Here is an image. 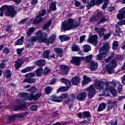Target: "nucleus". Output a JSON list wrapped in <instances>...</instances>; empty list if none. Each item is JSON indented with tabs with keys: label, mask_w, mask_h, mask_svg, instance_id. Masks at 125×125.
<instances>
[{
	"label": "nucleus",
	"mask_w": 125,
	"mask_h": 125,
	"mask_svg": "<svg viewBox=\"0 0 125 125\" xmlns=\"http://www.w3.org/2000/svg\"><path fill=\"white\" fill-rule=\"evenodd\" d=\"M36 38L40 42H44L47 45H49V43L54 42L56 39V35L53 34L49 39H47V34L45 33H42V30H39L36 33Z\"/></svg>",
	"instance_id": "obj_1"
},
{
	"label": "nucleus",
	"mask_w": 125,
	"mask_h": 125,
	"mask_svg": "<svg viewBox=\"0 0 125 125\" xmlns=\"http://www.w3.org/2000/svg\"><path fill=\"white\" fill-rule=\"evenodd\" d=\"M67 23L62 22V32L65 31H69L72 29H77L80 25H81V21H75L73 19H67Z\"/></svg>",
	"instance_id": "obj_2"
},
{
	"label": "nucleus",
	"mask_w": 125,
	"mask_h": 125,
	"mask_svg": "<svg viewBox=\"0 0 125 125\" xmlns=\"http://www.w3.org/2000/svg\"><path fill=\"white\" fill-rule=\"evenodd\" d=\"M6 9L7 10V12L6 13V16H11L13 18L16 15V11L14 10V8L11 7L10 6L5 5L0 8V16H1V17L3 16V12L5 10H6Z\"/></svg>",
	"instance_id": "obj_3"
},
{
	"label": "nucleus",
	"mask_w": 125,
	"mask_h": 125,
	"mask_svg": "<svg viewBox=\"0 0 125 125\" xmlns=\"http://www.w3.org/2000/svg\"><path fill=\"white\" fill-rule=\"evenodd\" d=\"M109 49H110V44L108 43H105L103 47L99 49V52L100 54L96 56V60H102V58H103L104 55V57H106L107 56L106 53H107Z\"/></svg>",
	"instance_id": "obj_4"
},
{
	"label": "nucleus",
	"mask_w": 125,
	"mask_h": 125,
	"mask_svg": "<svg viewBox=\"0 0 125 125\" xmlns=\"http://www.w3.org/2000/svg\"><path fill=\"white\" fill-rule=\"evenodd\" d=\"M36 90L37 87H36V86H34L28 89V91H29V92H31L30 101H32L33 99H34V100H38L39 98H41V96H42V93H36L35 95Z\"/></svg>",
	"instance_id": "obj_5"
},
{
	"label": "nucleus",
	"mask_w": 125,
	"mask_h": 125,
	"mask_svg": "<svg viewBox=\"0 0 125 125\" xmlns=\"http://www.w3.org/2000/svg\"><path fill=\"white\" fill-rule=\"evenodd\" d=\"M86 91H88V97L89 99H92L96 95L95 87L93 85H90L86 88Z\"/></svg>",
	"instance_id": "obj_6"
},
{
	"label": "nucleus",
	"mask_w": 125,
	"mask_h": 125,
	"mask_svg": "<svg viewBox=\"0 0 125 125\" xmlns=\"http://www.w3.org/2000/svg\"><path fill=\"white\" fill-rule=\"evenodd\" d=\"M105 83L107 90H109L110 93H111V94H112L114 97H116V96L117 95V90H116L115 88L113 87V82H106Z\"/></svg>",
	"instance_id": "obj_7"
},
{
	"label": "nucleus",
	"mask_w": 125,
	"mask_h": 125,
	"mask_svg": "<svg viewBox=\"0 0 125 125\" xmlns=\"http://www.w3.org/2000/svg\"><path fill=\"white\" fill-rule=\"evenodd\" d=\"M98 36L97 35L95 34L94 35H92V33H90L89 35V38L87 40V42L89 43H91V44H93L94 46H96V44L98 43Z\"/></svg>",
	"instance_id": "obj_8"
},
{
	"label": "nucleus",
	"mask_w": 125,
	"mask_h": 125,
	"mask_svg": "<svg viewBox=\"0 0 125 125\" xmlns=\"http://www.w3.org/2000/svg\"><path fill=\"white\" fill-rule=\"evenodd\" d=\"M19 104L21 105H15L13 107L14 111H19V110H23V109H25L26 108V104H25V102L22 100L18 101Z\"/></svg>",
	"instance_id": "obj_9"
},
{
	"label": "nucleus",
	"mask_w": 125,
	"mask_h": 125,
	"mask_svg": "<svg viewBox=\"0 0 125 125\" xmlns=\"http://www.w3.org/2000/svg\"><path fill=\"white\" fill-rule=\"evenodd\" d=\"M94 85L98 90H102L104 89V83L102 80L95 81Z\"/></svg>",
	"instance_id": "obj_10"
},
{
	"label": "nucleus",
	"mask_w": 125,
	"mask_h": 125,
	"mask_svg": "<svg viewBox=\"0 0 125 125\" xmlns=\"http://www.w3.org/2000/svg\"><path fill=\"white\" fill-rule=\"evenodd\" d=\"M112 82L113 87H117V91L119 93H120V92H121L122 91L123 86H122L121 83L118 81L113 80Z\"/></svg>",
	"instance_id": "obj_11"
},
{
	"label": "nucleus",
	"mask_w": 125,
	"mask_h": 125,
	"mask_svg": "<svg viewBox=\"0 0 125 125\" xmlns=\"http://www.w3.org/2000/svg\"><path fill=\"white\" fill-rule=\"evenodd\" d=\"M87 96V94H86L85 92H82L79 93L78 94L77 97V99L79 101H84Z\"/></svg>",
	"instance_id": "obj_12"
},
{
	"label": "nucleus",
	"mask_w": 125,
	"mask_h": 125,
	"mask_svg": "<svg viewBox=\"0 0 125 125\" xmlns=\"http://www.w3.org/2000/svg\"><path fill=\"white\" fill-rule=\"evenodd\" d=\"M88 68L90 71H96L98 69V63L94 62V61H91Z\"/></svg>",
	"instance_id": "obj_13"
},
{
	"label": "nucleus",
	"mask_w": 125,
	"mask_h": 125,
	"mask_svg": "<svg viewBox=\"0 0 125 125\" xmlns=\"http://www.w3.org/2000/svg\"><path fill=\"white\" fill-rule=\"evenodd\" d=\"M117 17L119 20H122L125 17V7H123L119 11V13L117 15Z\"/></svg>",
	"instance_id": "obj_14"
},
{
	"label": "nucleus",
	"mask_w": 125,
	"mask_h": 125,
	"mask_svg": "<svg viewBox=\"0 0 125 125\" xmlns=\"http://www.w3.org/2000/svg\"><path fill=\"white\" fill-rule=\"evenodd\" d=\"M71 83L73 85H78L81 83V78L79 77L75 76L71 80Z\"/></svg>",
	"instance_id": "obj_15"
},
{
	"label": "nucleus",
	"mask_w": 125,
	"mask_h": 125,
	"mask_svg": "<svg viewBox=\"0 0 125 125\" xmlns=\"http://www.w3.org/2000/svg\"><path fill=\"white\" fill-rule=\"evenodd\" d=\"M51 23H52V20H49L47 22L44 24L42 27V29L45 31L47 30V32H49L50 30L48 29L50 25H51Z\"/></svg>",
	"instance_id": "obj_16"
},
{
	"label": "nucleus",
	"mask_w": 125,
	"mask_h": 125,
	"mask_svg": "<svg viewBox=\"0 0 125 125\" xmlns=\"http://www.w3.org/2000/svg\"><path fill=\"white\" fill-rule=\"evenodd\" d=\"M114 68V67H112L109 64L105 66V71L107 73H108V74H113V73H115Z\"/></svg>",
	"instance_id": "obj_17"
},
{
	"label": "nucleus",
	"mask_w": 125,
	"mask_h": 125,
	"mask_svg": "<svg viewBox=\"0 0 125 125\" xmlns=\"http://www.w3.org/2000/svg\"><path fill=\"white\" fill-rule=\"evenodd\" d=\"M60 67L62 69V75H67L68 74V72H69V67L64 65H61Z\"/></svg>",
	"instance_id": "obj_18"
},
{
	"label": "nucleus",
	"mask_w": 125,
	"mask_h": 125,
	"mask_svg": "<svg viewBox=\"0 0 125 125\" xmlns=\"http://www.w3.org/2000/svg\"><path fill=\"white\" fill-rule=\"evenodd\" d=\"M91 82V79L86 75H84L83 76V80L82 81V84L83 85H84V84H87L88 83H90Z\"/></svg>",
	"instance_id": "obj_19"
},
{
	"label": "nucleus",
	"mask_w": 125,
	"mask_h": 125,
	"mask_svg": "<svg viewBox=\"0 0 125 125\" xmlns=\"http://www.w3.org/2000/svg\"><path fill=\"white\" fill-rule=\"evenodd\" d=\"M95 31L99 34L100 36H104V31H105V28L101 27L98 28L96 27L95 28Z\"/></svg>",
	"instance_id": "obj_20"
},
{
	"label": "nucleus",
	"mask_w": 125,
	"mask_h": 125,
	"mask_svg": "<svg viewBox=\"0 0 125 125\" xmlns=\"http://www.w3.org/2000/svg\"><path fill=\"white\" fill-rule=\"evenodd\" d=\"M50 100L53 101V102H58L59 103H61L62 100L60 99V97L58 96H56L55 95H53L50 97Z\"/></svg>",
	"instance_id": "obj_21"
},
{
	"label": "nucleus",
	"mask_w": 125,
	"mask_h": 125,
	"mask_svg": "<svg viewBox=\"0 0 125 125\" xmlns=\"http://www.w3.org/2000/svg\"><path fill=\"white\" fill-rule=\"evenodd\" d=\"M20 96L21 97H22L24 100H29L30 101V99H31V96L29 95V94L27 93H21L20 94Z\"/></svg>",
	"instance_id": "obj_22"
},
{
	"label": "nucleus",
	"mask_w": 125,
	"mask_h": 125,
	"mask_svg": "<svg viewBox=\"0 0 125 125\" xmlns=\"http://www.w3.org/2000/svg\"><path fill=\"white\" fill-rule=\"evenodd\" d=\"M72 62L75 63L76 66H79L81 64V58L79 57H74L72 59Z\"/></svg>",
	"instance_id": "obj_23"
},
{
	"label": "nucleus",
	"mask_w": 125,
	"mask_h": 125,
	"mask_svg": "<svg viewBox=\"0 0 125 125\" xmlns=\"http://www.w3.org/2000/svg\"><path fill=\"white\" fill-rule=\"evenodd\" d=\"M60 81L62 83H64V84L67 85L68 88H70L71 84V82H70V81L65 78H62L60 79Z\"/></svg>",
	"instance_id": "obj_24"
},
{
	"label": "nucleus",
	"mask_w": 125,
	"mask_h": 125,
	"mask_svg": "<svg viewBox=\"0 0 125 125\" xmlns=\"http://www.w3.org/2000/svg\"><path fill=\"white\" fill-rule=\"evenodd\" d=\"M55 52L57 54L59 57L63 56V49L60 48H57L54 49Z\"/></svg>",
	"instance_id": "obj_25"
},
{
	"label": "nucleus",
	"mask_w": 125,
	"mask_h": 125,
	"mask_svg": "<svg viewBox=\"0 0 125 125\" xmlns=\"http://www.w3.org/2000/svg\"><path fill=\"white\" fill-rule=\"evenodd\" d=\"M46 61L45 60L40 59L35 62V64L36 66H44Z\"/></svg>",
	"instance_id": "obj_26"
},
{
	"label": "nucleus",
	"mask_w": 125,
	"mask_h": 125,
	"mask_svg": "<svg viewBox=\"0 0 125 125\" xmlns=\"http://www.w3.org/2000/svg\"><path fill=\"white\" fill-rule=\"evenodd\" d=\"M115 34L116 36H119V37H121V35H123V32L121 30V28H120V26L117 24L115 26Z\"/></svg>",
	"instance_id": "obj_27"
},
{
	"label": "nucleus",
	"mask_w": 125,
	"mask_h": 125,
	"mask_svg": "<svg viewBox=\"0 0 125 125\" xmlns=\"http://www.w3.org/2000/svg\"><path fill=\"white\" fill-rule=\"evenodd\" d=\"M49 54H50V51L49 50H46L43 52L42 56L45 59H49Z\"/></svg>",
	"instance_id": "obj_28"
},
{
	"label": "nucleus",
	"mask_w": 125,
	"mask_h": 125,
	"mask_svg": "<svg viewBox=\"0 0 125 125\" xmlns=\"http://www.w3.org/2000/svg\"><path fill=\"white\" fill-rule=\"evenodd\" d=\"M71 38L66 35H63L60 36V39L61 42H67V41H70Z\"/></svg>",
	"instance_id": "obj_29"
},
{
	"label": "nucleus",
	"mask_w": 125,
	"mask_h": 125,
	"mask_svg": "<svg viewBox=\"0 0 125 125\" xmlns=\"http://www.w3.org/2000/svg\"><path fill=\"white\" fill-rule=\"evenodd\" d=\"M22 65V61L20 59H18L16 61V63L15 64V67L16 68V70H18L20 67H21V65Z\"/></svg>",
	"instance_id": "obj_30"
},
{
	"label": "nucleus",
	"mask_w": 125,
	"mask_h": 125,
	"mask_svg": "<svg viewBox=\"0 0 125 125\" xmlns=\"http://www.w3.org/2000/svg\"><path fill=\"white\" fill-rule=\"evenodd\" d=\"M107 103L108 105H110V107H108V111H110V110H111V109H112L113 107H115V105H116L117 102L116 101H112L111 100H108Z\"/></svg>",
	"instance_id": "obj_31"
},
{
	"label": "nucleus",
	"mask_w": 125,
	"mask_h": 125,
	"mask_svg": "<svg viewBox=\"0 0 125 125\" xmlns=\"http://www.w3.org/2000/svg\"><path fill=\"white\" fill-rule=\"evenodd\" d=\"M42 21V18L37 16L36 19L33 21V24H35V25H38V24H40Z\"/></svg>",
	"instance_id": "obj_32"
},
{
	"label": "nucleus",
	"mask_w": 125,
	"mask_h": 125,
	"mask_svg": "<svg viewBox=\"0 0 125 125\" xmlns=\"http://www.w3.org/2000/svg\"><path fill=\"white\" fill-rule=\"evenodd\" d=\"M42 71H43V69H42V67L37 69L35 71V73L37 77H42Z\"/></svg>",
	"instance_id": "obj_33"
},
{
	"label": "nucleus",
	"mask_w": 125,
	"mask_h": 125,
	"mask_svg": "<svg viewBox=\"0 0 125 125\" xmlns=\"http://www.w3.org/2000/svg\"><path fill=\"white\" fill-rule=\"evenodd\" d=\"M105 108H106V104H105L104 103H102L100 104L99 105L98 111L99 112H101V111L104 110Z\"/></svg>",
	"instance_id": "obj_34"
},
{
	"label": "nucleus",
	"mask_w": 125,
	"mask_h": 125,
	"mask_svg": "<svg viewBox=\"0 0 125 125\" xmlns=\"http://www.w3.org/2000/svg\"><path fill=\"white\" fill-rule=\"evenodd\" d=\"M34 68L35 67L34 66H28L24 69L21 70V73H27V72H30V71H32V70H33Z\"/></svg>",
	"instance_id": "obj_35"
},
{
	"label": "nucleus",
	"mask_w": 125,
	"mask_h": 125,
	"mask_svg": "<svg viewBox=\"0 0 125 125\" xmlns=\"http://www.w3.org/2000/svg\"><path fill=\"white\" fill-rule=\"evenodd\" d=\"M38 41V38L36 36L31 37L28 39V42H30L33 45H35V42Z\"/></svg>",
	"instance_id": "obj_36"
},
{
	"label": "nucleus",
	"mask_w": 125,
	"mask_h": 125,
	"mask_svg": "<svg viewBox=\"0 0 125 125\" xmlns=\"http://www.w3.org/2000/svg\"><path fill=\"white\" fill-rule=\"evenodd\" d=\"M24 42V36H22L20 39L16 42L15 45H21Z\"/></svg>",
	"instance_id": "obj_37"
},
{
	"label": "nucleus",
	"mask_w": 125,
	"mask_h": 125,
	"mask_svg": "<svg viewBox=\"0 0 125 125\" xmlns=\"http://www.w3.org/2000/svg\"><path fill=\"white\" fill-rule=\"evenodd\" d=\"M69 88L68 87H65V86H62L60 87L59 89L57 90V92H63L65 91H68L69 90Z\"/></svg>",
	"instance_id": "obj_38"
},
{
	"label": "nucleus",
	"mask_w": 125,
	"mask_h": 125,
	"mask_svg": "<svg viewBox=\"0 0 125 125\" xmlns=\"http://www.w3.org/2000/svg\"><path fill=\"white\" fill-rule=\"evenodd\" d=\"M95 3H96V4H100V3H97V1H96V0H92L90 1V3L87 5V7H88V9H89V8H90V7H91V6H94V5H95Z\"/></svg>",
	"instance_id": "obj_39"
},
{
	"label": "nucleus",
	"mask_w": 125,
	"mask_h": 125,
	"mask_svg": "<svg viewBox=\"0 0 125 125\" xmlns=\"http://www.w3.org/2000/svg\"><path fill=\"white\" fill-rule=\"evenodd\" d=\"M117 61L116 59H113L108 65L111 66L112 68H116L117 67Z\"/></svg>",
	"instance_id": "obj_40"
},
{
	"label": "nucleus",
	"mask_w": 125,
	"mask_h": 125,
	"mask_svg": "<svg viewBox=\"0 0 125 125\" xmlns=\"http://www.w3.org/2000/svg\"><path fill=\"white\" fill-rule=\"evenodd\" d=\"M50 8L52 11H55L56 10V1L52 2L51 3Z\"/></svg>",
	"instance_id": "obj_41"
},
{
	"label": "nucleus",
	"mask_w": 125,
	"mask_h": 125,
	"mask_svg": "<svg viewBox=\"0 0 125 125\" xmlns=\"http://www.w3.org/2000/svg\"><path fill=\"white\" fill-rule=\"evenodd\" d=\"M34 31H35V28L34 27L30 28L29 29L26 30V35L29 37L31 36V35L34 32Z\"/></svg>",
	"instance_id": "obj_42"
},
{
	"label": "nucleus",
	"mask_w": 125,
	"mask_h": 125,
	"mask_svg": "<svg viewBox=\"0 0 125 125\" xmlns=\"http://www.w3.org/2000/svg\"><path fill=\"white\" fill-rule=\"evenodd\" d=\"M11 76H12V72H11V71H10V70L8 69L5 71V77H6L7 79L11 78Z\"/></svg>",
	"instance_id": "obj_43"
},
{
	"label": "nucleus",
	"mask_w": 125,
	"mask_h": 125,
	"mask_svg": "<svg viewBox=\"0 0 125 125\" xmlns=\"http://www.w3.org/2000/svg\"><path fill=\"white\" fill-rule=\"evenodd\" d=\"M112 45V49H113V50H116V49H118L119 47V42H118V41H115L113 42Z\"/></svg>",
	"instance_id": "obj_44"
},
{
	"label": "nucleus",
	"mask_w": 125,
	"mask_h": 125,
	"mask_svg": "<svg viewBox=\"0 0 125 125\" xmlns=\"http://www.w3.org/2000/svg\"><path fill=\"white\" fill-rule=\"evenodd\" d=\"M25 83H36V80L34 78L26 79L24 80Z\"/></svg>",
	"instance_id": "obj_45"
},
{
	"label": "nucleus",
	"mask_w": 125,
	"mask_h": 125,
	"mask_svg": "<svg viewBox=\"0 0 125 125\" xmlns=\"http://www.w3.org/2000/svg\"><path fill=\"white\" fill-rule=\"evenodd\" d=\"M84 52H88L91 49V47L89 45H85L83 47Z\"/></svg>",
	"instance_id": "obj_46"
},
{
	"label": "nucleus",
	"mask_w": 125,
	"mask_h": 125,
	"mask_svg": "<svg viewBox=\"0 0 125 125\" xmlns=\"http://www.w3.org/2000/svg\"><path fill=\"white\" fill-rule=\"evenodd\" d=\"M52 91V88L50 86H47L45 89V93H46V94H50Z\"/></svg>",
	"instance_id": "obj_47"
},
{
	"label": "nucleus",
	"mask_w": 125,
	"mask_h": 125,
	"mask_svg": "<svg viewBox=\"0 0 125 125\" xmlns=\"http://www.w3.org/2000/svg\"><path fill=\"white\" fill-rule=\"evenodd\" d=\"M71 48L72 51H79L80 50V48L76 44H72Z\"/></svg>",
	"instance_id": "obj_48"
},
{
	"label": "nucleus",
	"mask_w": 125,
	"mask_h": 125,
	"mask_svg": "<svg viewBox=\"0 0 125 125\" xmlns=\"http://www.w3.org/2000/svg\"><path fill=\"white\" fill-rule=\"evenodd\" d=\"M88 117H90V112H89V111H84L83 112V119L88 118Z\"/></svg>",
	"instance_id": "obj_49"
},
{
	"label": "nucleus",
	"mask_w": 125,
	"mask_h": 125,
	"mask_svg": "<svg viewBox=\"0 0 125 125\" xmlns=\"http://www.w3.org/2000/svg\"><path fill=\"white\" fill-rule=\"evenodd\" d=\"M2 53L6 55L9 54V53H10V50L7 47H5L3 49Z\"/></svg>",
	"instance_id": "obj_50"
},
{
	"label": "nucleus",
	"mask_w": 125,
	"mask_h": 125,
	"mask_svg": "<svg viewBox=\"0 0 125 125\" xmlns=\"http://www.w3.org/2000/svg\"><path fill=\"white\" fill-rule=\"evenodd\" d=\"M92 55H90L85 57V62H86V63H88V62H89L90 60H92Z\"/></svg>",
	"instance_id": "obj_51"
},
{
	"label": "nucleus",
	"mask_w": 125,
	"mask_h": 125,
	"mask_svg": "<svg viewBox=\"0 0 125 125\" xmlns=\"http://www.w3.org/2000/svg\"><path fill=\"white\" fill-rule=\"evenodd\" d=\"M107 21V19H106V17H104L102 18L101 20L98 22V23H97V26H98V25L101 24V23H104V22H106Z\"/></svg>",
	"instance_id": "obj_52"
},
{
	"label": "nucleus",
	"mask_w": 125,
	"mask_h": 125,
	"mask_svg": "<svg viewBox=\"0 0 125 125\" xmlns=\"http://www.w3.org/2000/svg\"><path fill=\"white\" fill-rule=\"evenodd\" d=\"M115 54L113 53H111L110 56H109L108 58L105 60V62H106V63H109V62H110V60H111V59H112V58H113Z\"/></svg>",
	"instance_id": "obj_53"
},
{
	"label": "nucleus",
	"mask_w": 125,
	"mask_h": 125,
	"mask_svg": "<svg viewBox=\"0 0 125 125\" xmlns=\"http://www.w3.org/2000/svg\"><path fill=\"white\" fill-rule=\"evenodd\" d=\"M25 23H29V18H27L21 21L19 23L21 25H22L23 24H25Z\"/></svg>",
	"instance_id": "obj_54"
},
{
	"label": "nucleus",
	"mask_w": 125,
	"mask_h": 125,
	"mask_svg": "<svg viewBox=\"0 0 125 125\" xmlns=\"http://www.w3.org/2000/svg\"><path fill=\"white\" fill-rule=\"evenodd\" d=\"M96 1H97V3L101 4L103 2V1L104 2V3H106L108 4L109 2H110V0H95Z\"/></svg>",
	"instance_id": "obj_55"
},
{
	"label": "nucleus",
	"mask_w": 125,
	"mask_h": 125,
	"mask_svg": "<svg viewBox=\"0 0 125 125\" xmlns=\"http://www.w3.org/2000/svg\"><path fill=\"white\" fill-rule=\"evenodd\" d=\"M59 97H60V99H61V100L63 101L62 99H65V98H66V97H68V94L63 93L61 96H60Z\"/></svg>",
	"instance_id": "obj_56"
},
{
	"label": "nucleus",
	"mask_w": 125,
	"mask_h": 125,
	"mask_svg": "<svg viewBox=\"0 0 125 125\" xmlns=\"http://www.w3.org/2000/svg\"><path fill=\"white\" fill-rule=\"evenodd\" d=\"M50 72H51V69H50L47 67H45L44 69L43 73H44V75H47V74H48V73H50Z\"/></svg>",
	"instance_id": "obj_57"
},
{
	"label": "nucleus",
	"mask_w": 125,
	"mask_h": 125,
	"mask_svg": "<svg viewBox=\"0 0 125 125\" xmlns=\"http://www.w3.org/2000/svg\"><path fill=\"white\" fill-rule=\"evenodd\" d=\"M24 50V48H19L16 50L17 54L18 55H21L22 54V52Z\"/></svg>",
	"instance_id": "obj_58"
},
{
	"label": "nucleus",
	"mask_w": 125,
	"mask_h": 125,
	"mask_svg": "<svg viewBox=\"0 0 125 125\" xmlns=\"http://www.w3.org/2000/svg\"><path fill=\"white\" fill-rule=\"evenodd\" d=\"M106 88L107 86L105 85V90H104L103 93L104 95L109 96V95H110V94L109 93V90L107 89Z\"/></svg>",
	"instance_id": "obj_59"
},
{
	"label": "nucleus",
	"mask_w": 125,
	"mask_h": 125,
	"mask_svg": "<svg viewBox=\"0 0 125 125\" xmlns=\"http://www.w3.org/2000/svg\"><path fill=\"white\" fill-rule=\"evenodd\" d=\"M46 14V11L45 9H43L42 10V12L39 14V15L38 16L39 17H41V16H44Z\"/></svg>",
	"instance_id": "obj_60"
},
{
	"label": "nucleus",
	"mask_w": 125,
	"mask_h": 125,
	"mask_svg": "<svg viewBox=\"0 0 125 125\" xmlns=\"http://www.w3.org/2000/svg\"><path fill=\"white\" fill-rule=\"evenodd\" d=\"M99 20V18L97 17H93L91 18L90 20V22H96V21H98Z\"/></svg>",
	"instance_id": "obj_61"
},
{
	"label": "nucleus",
	"mask_w": 125,
	"mask_h": 125,
	"mask_svg": "<svg viewBox=\"0 0 125 125\" xmlns=\"http://www.w3.org/2000/svg\"><path fill=\"white\" fill-rule=\"evenodd\" d=\"M36 74L34 73H30L25 75L26 78H32L33 77H35Z\"/></svg>",
	"instance_id": "obj_62"
},
{
	"label": "nucleus",
	"mask_w": 125,
	"mask_h": 125,
	"mask_svg": "<svg viewBox=\"0 0 125 125\" xmlns=\"http://www.w3.org/2000/svg\"><path fill=\"white\" fill-rule=\"evenodd\" d=\"M75 98H76V95H75V94H70L68 98V99L70 100L71 101H73Z\"/></svg>",
	"instance_id": "obj_63"
},
{
	"label": "nucleus",
	"mask_w": 125,
	"mask_h": 125,
	"mask_svg": "<svg viewBox=\"0 0 125 125\" xmlns=\"http://www.w3.org/2000/svg\"><path fill=\"white\" fill-rule=\"evenodd\" d=\"M85 39V35H83L81 36L80 38V41L79 42H80V43H82V42H83V41H84V39Z\"/></svg>",
	"instance_id": "obj_64"
}]
</instances>
